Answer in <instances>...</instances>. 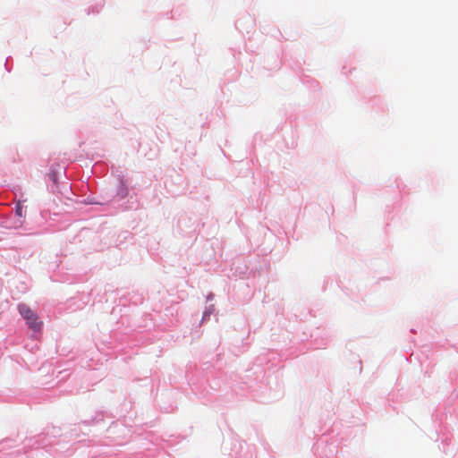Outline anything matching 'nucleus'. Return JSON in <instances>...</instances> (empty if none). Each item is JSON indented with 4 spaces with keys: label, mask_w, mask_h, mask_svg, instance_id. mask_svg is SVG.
Segmentation results:
<instances>
[{
    "label": "nucleus",
    "mask_w": 458,
    "mask_h": 458,
    "mask_svg": "<svg viewBox=\"0 0 458 458\" xmlns=\"http://www.w3.org/2000/svg\"><path fill=\"white\" fill-rule=\"evenodd\" d=\"M18 310L32 330L39 331L41 329L42 322L38 321V315L28 305L23 303L20 304Z\"/></svg>",
    "instance_id": "nucleus-1"
},
{
    "label": "nucleus",
    "mask_w": 458,
    "mask_h": 458,
    "mask_svg": "<svg viewBox=\"0 0 458 458\" xmlns=\"http://www.w3.org/2000/svg\"><path fill=\"white\" fill-rule=\"evenodd\" d=\"M15 213L18 216L21 217L23 216V208L20 203L17 204L15 208Z\"/></svg>",
    "instance_id": "nucleus-2"
}]
</instances>
